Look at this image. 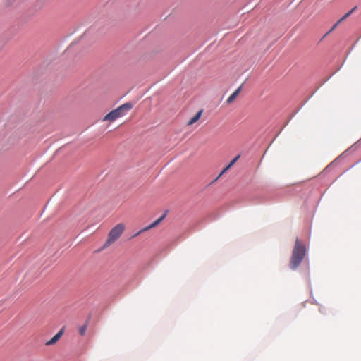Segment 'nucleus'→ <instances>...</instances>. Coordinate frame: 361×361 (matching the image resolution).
Wrapping results in <instances>:
<instances>
[{"label":"nucleus","instance_id":"10","mask_svg":"<svg viewBox=\"0 0 361 361\" xmlns=\"http://www.w3.org/2000/svg\"><path fill=\"white\" fill-rule=\"evenodd\" d=\"M350 13L348 12L346 13L341 18H340L338 20V23H341L342 21H343L344 20H345L348 16H350Z\"/></svg>","mask_w":361,"mask_h":361},{"label":"nucleus","instance_id":"4","mask_svg":"<svg viewBox=\"0 0 361 361\" xmlns=\"http://www.w3.org/2000/svg\"><path fill=\"white\" fill-rule=\"evenodd\" d=\"M166 214L164 213L162 214L161 216H160L158 219H157L155 221H154L153 223H152L151 224H149V226L143 228L142 230H140L137 234V235H139L140 233H142V232H145L151 228H153L156 226H157L166 217Z\"/></svg>","mask_w":361,"mask_h":361},{"label":"nucleus","instance_id":"9","mask_svg":"<svg viewBox=\"0 0 361 361\" xmlns=\"http://www.w3.org/2000/svg\"><path fill=\"white\" fill-rule=\"evenodd\" d=\"M87 324H85L83 326H80L79 328V334L81 336L85 335V334L86 332V330H87Z\"/></svg>","mask_w":361,"mask_h":361},{"label":"nucleus","instance_id":"6","mask_svg":"<svg viewBox=\"0 0 361 361\" xmlns=\"http://www.w3.org/2000/svg\"><path fill=\"white\" fill-rule=\"evenodd\" d=\"M63 330L61 329L54 336L46 342L47 345H51L56 343L63 335Z\"/></svg>","mask_w":361,"mask_h":361},{"label":"nucleus","instance_id":"13","mask_svg":"<svg viewBox=\"0 0 361 361\" xmlns=\"http://www.w3.org/2000/svg\"><path fill=\"white\" fill-rule=\"evenodd\" d=\"M340 23H338V21L332 26V27L331 28V30L329 31L328 33H330L331 32H332L334 30L336 29V27L339 25Z\"/></svg>","mask_w":361,"mask_h":361},{"label":"nucleus","instance_id":"5","mask_svg":"<svg viewBox=\"0 0 361 361\" xmlns=\"http://www.w3.org/2000/svg\"><path fill=\"white\" fill-rule=\"evenodd\" d=\"M166 214L164 213L162 214L161 216H160L158 219H157L155 221H154L153 223H152L151 224H149V226L143 228L142 230H140L137 234V235H139L140 233H142V232H145L151 228H153L156 226H157L166 217Z\"/></svg>","mask_w":361,"mask_h":361},{"label":"nucleus","instance_id":"14","mask_svg":"<svg viewBox=\"0 0 361 361\" xmlns=\"http://www.w3.org/2000/svg\"><path fill=\"white\" fill-rule=\"evenodd\" d=\"M357 8V6H354L350 11H349L348 13H350V15H351L355 11H356Z\"/></svg>","mask_w":361,"mask_h":361},{"label":"nucleus","instance_id":"2","mask_svg":"<svg viewBox=\"0 0 361 361\" xmlns=\"http://www.w3.org/2000/svg\"><path fill=\"white\" fill-rule=\"evenodd\" d=\"M133 106L130 103H126L121 105L117 109L107 114L103 118V121H114L118 118L123 116L127 111L132 109Z\"/></svg>","mask_w":361,"mask_h":361},{"label":"nucleus","instance_id":"11","mask_svg":"<svg viewBox=\"0 0 361 361\" xmlns=\"http://www.w3.org/2000/svg\"><path fill=\"white\" fill-rule=\"evenodd\" d=\"M231 166L228 164V166H226L224 170L221 171V173L219 174V177L217 178H219L220 176H221L226 171H227Z\"/></svg>","mask_w":361,"mask_h":361},{"label":"nucleus","instance_id":"1","mask_svg":"<svg viewBox=\"0 0 361 361\" xmlns=\"http://www.w3.org/2000/svg\"><path fill=\"white\" fill-rule=\"evenodd\" d=\"M306 255L305 246L302 244L298 238H296L295 244L290 259V267L293 270L296 269L301 264Z\"/></svg>","mask_w":361,"mask_h":361},{"label":"nucleus","instance_id":"8","mask_svg":"<svg viewBox=\"0 0 361 361\" xmlns=\"http://www.w3.org/2000/svg\"><path fill=\"white\" fill-rule=\"evenodd\" d=\"M241 90V87H239L226 100L227 104L232 103L239 94Z\"/></svg>","mask_w":361,"mask_h":361},{"label":"nucleus","instance_id":"7","mask_svg":"<svg viewBox=\"0 0 361 361\" xmlns=\"http://www.w3.org/2000/svg\"><path fill=\"white\" fill-rule=\"evenodd\" d=\"M202 111H203L202 110H200L192 118H191L188 121L187 125L191 126V125L194 124L195 123H196L200 118Z\"/></svg>","mask_w":361,"mask_h":361},{"label":"nucleus","instance_id":"12","mask_svg":"<svg viewBox=\"0 0 361 361\" xmlns=\"http://www.w3.org/2000/svg\"><path fill=\"white\" fill-rule=\"evenodd\" d=\"M240 158V155L236 156L229 164L231 166H232Z\"/></svg>","mask_w":361,"mask_h":361},{"label":"nucleus","instance_id":"3","mask_svg":"<svg viewBox=\"0 0 361 361\" xmlns=\"http://www.w3.org/2000/svg\"><path fill=\"white\" fill-rule=\"evenodd\" d=\"M125 230L123 224H118L109 231L104 247H108L115 243L122 235Z\"/></svg>","mask_w":361,"mask_h":361}]
</instances>
